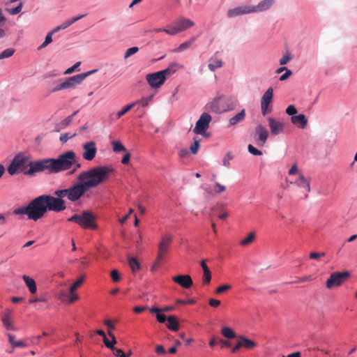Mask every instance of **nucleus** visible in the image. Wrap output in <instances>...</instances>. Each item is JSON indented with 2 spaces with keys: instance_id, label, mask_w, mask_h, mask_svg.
I'll use <instances>...</instances> for the list:
<instances>
[{
  "instance_id": "nucleus-4",
  "label": "nucleus",
  "mask_w": 357,
  "mask_h": 357,
  "mask_svg": "<svg viewBox=\"0 0 357 357\" xmlns=\"http://www.w3.org/2000/svg\"><path fill=\"white\" fill-rule=\"evenodd\" d=\"M97 70H92L86 73H80L78 75L69 77L66 79L65 81L60 82L58 83L52 90L51 92L54 93L63 89H74L77 85L82 82L88 76L91 75L93 73L96 72Z\"/></svg>"
},
{
  "instance_id": "nucleus-3",
  "label": "nucleus",
  "mask_w": 357,
  "mask_h": 357,
  "mask_svg": "<svg viewBox=\"0 0 357 357\" xmlns=\"http://www.w3.org/2000/svg\"><path fill=\"white\" fill-rule=\"evenodd\" d=\"M73 154L63 153L57 158H45L37 161H30L29 169L24 175L33 176L38 172H45L48 174H56L67 170L71 165Z\"/></svg>"
},
{
  "instance_id": "nucleus-37",
  "label": "nucleus",
  "mask_w": 357,
  "mask_h": 357,
  "mask_svg": "<svg viewBox=\"0 0 357 357\" xmlns=\"http://www.w3.org/2000/svg\"><path fill=\"white\" fill-rule=\"evenodd\" d=\"M108 335L109 337H112V339H114V342H111L110 341H109L107 336L103 338V342H104L105 345L108 349H110L112 350L114 347V344L116 343V340L114 335L112 332L108 331Z\"/></svg>"
},
{
  "instance_id": "nucleus-42",
  "label": "nucleus",
  "mask_w": 357,
  "mask_h": 357,
  "mask_svg": "<svg viewBox=\"0 0 357 357\" xmlns=\"http://www.w3.org/2000/svg\"><path fill=\"white\" fill-rule=\"evenodd\" d=\"M15 50L13 48H7L0 54V60L9 58L14 54Z\"/></svg>"
},
{
  "instance_id": "nucleus-41",
  "label": "nucleus",
  "mask_w": 357,
  "mask_h": 357,
  "mask_svg": "<svg viewBox=\"0 0 357 357\" xmlns=\"http://www.w3.org/2000/svg\"><path fill=\"white\" fill-rule=\"evenodd\" d=\"M255 237V234L254 232H251L249 234V235L245 238L244 239L241 240L240 242V245L242 246H245L250 243L253 241L254 238Z\"/></svg>"
},
{
  "instance_id": "nucleus-55",
  "label": "nucleus",
  "mask_w": 357,
  "mask_h": 357,
  "mask_svg": "<svg viewBox=\"0 0 357 357\" xmlns=\"http://www.w3.org/2000/svg\"><path fill=\"white\" fill-rule=\"evenodd\" d=\"M225 103L227 104V108L223 109L222 111H229L234 109L235 107V104L234 103L231 98L227 99L225 100Z\"/></svg>"
},
{
  "instance_id": "nucleus-28",
  "label": "nucleus",
  "mask_w": 357,
  "mask_h": 357,
  "mask_svg": "<svg viewBox=\"0 0 357 357\" xmlns=\"http://www.w3.org/2000/svg\"><path fill=\"white\" fill-rule=\"evenodd\" d=\"M222 61L216 57H211L209 60L208 69L211 71H215L218 68H220L222 66Z\"/></svg>"
},
{
  "instance_id": "nucleus-18",
  "label": "nucleus",
  "mask_w": 357,
  "mask_h": 357,
  "mask_svg": "<svg viewBox=\"0 0 357 357\" xmlns=\"http://www.w3.org/2000/svg\"><path fill=\"white\" fill-rule=\"evenodd\" d=\"M12 312L10 310H7L1 317V321L4 328L7 331H16L17 328L13 324V321L11 319L10 314Z\"/></svg>"
},
{
  "instance_id": "nucleus-26",
  "label": "nucleus",
  "mask_w": 357,
  "mask_h": 357,
  "mask_svg": "<svg viewBox=\"0 0 357 357\" xmlns=\"http://www.w3.org/2000/svg\"><path fill=\"white\" fill-rule=\"evenodd\" d=\"M221 96L214 98L213 100L208 104V109L215 113H220L222 110L219 107V104L221 101Z\"/></svg>"
},
{
  "instance_id": "nucleus-30",
  "label": "nucleus",
  "mask_w": 357,
  "mask_h": 357,
  "mask_svg": "<svg viewBox=\"0 0 357 357\" xmlns=\"http://www.w3.org/2000/svg\"><path fill=\"white\" fill-rule=\"evenodd\" d=\"M245 116V109H242L240 112H238L237 114L234 116L233 117L229 119V124L231 126H234L238 123L239 122L242 121Z\"/></svg>"
},
{
  "instance_id": "nucleus-63",
  "label": "nucleus",
  "mask_w": 357,
  "mask_h": 357,
  "mask_svg": "<svg viewBox=\"0 0 357 357\" xmlns=\"http://www.w3.org/2000/svg\"><path fill=\"white\" fill-rule=\"evenodd\" d=\"M155 352L159 355H164L166 354V350L162 345H158L155 348Z\"/></svg>"
},
{
  "instance_id": "nucleus-33",
  "label": "nucleus",
  "mask_w": 357,
  "mask_h": 357,
  "mask_svg": "<svg viewBox=\"0 0 357 357\" xmlns=\"http://www.w3.org/2000/svg\"><path fill=\"white\" fill-rule=\"evenodd\" d=\"M221 333L222 335L227 339H234L236 337V333L229 327L222 328Z\"/></svg>"
},
{
  "instance_id": "nucleus-14",
  "label": "nucleus",
  "mask_w": 357,
  "mask_h": 357,
  "mask_svg": "<svg viewBox=\"0 0 357 357\" xmlns=\"http://www.w3.org/2000/svg\"><path fill=\"white\" fill-rule=\"evenodd\" d=\"M273 89L272 87H269L263 94L261 100V109L263 115L266 114L268 105L273 100Z\"/></svg>"
},
{
  "instance_id": "nucleus-35",
  "label": "nucleus",
  "mask_w": 357,
  "mask_h": 357,
  "mask_svg": "<svg viewBox=\"0 0 357 357\" xmlns=\"http://www.w3.org/2000/svg\"><path fill=\"white\" fill-rule=\"evenodd\" d=\"M128 264L133 273H135L136 271L140 269V264L135 257H129Z\"/></svg>"
},
{
  "instance_id": "nucleus-59",
  "label": "nucleus",
  "mask_w": 357,
  "mask_h": 357,
  "mask_svg": "<svg viewBox=\"0 0 357 357\" xmlns=\"http://www.w3.org/2000/svg\"><path fill=\"white\" fill-rule=\"evenodd\" d=\"M226 188L225 185H221L219 183H215L214 190L216 193H221L225 190Z\"/></svg>"
},
{
  "instance_id": "nucleus-52",
  "label": "nucleus",
  "mask_w": 357,
  "mask_h": 357,
  "mask_svg": "<svg viewBox=\"0 0 357 357\" xmlns=\"http://www.w3.org/2000/svg\"><path fill=\"white\" fill-rule=\"evenodd\" d=\"M75 135H76L75 133L70 134V133L66 132V133L62 134L60 137V141L62 143H66L68 139H70V138L73 137Z\"/></svg>"
},
{
  "instance_id": "nucleus-47",
  "label": "nucleus",
  "mask_w": 357,
  "mask_h": 357,
  "mask_svg": "<svg viewBox=\"0 0 357 357\" xmlns=\"http://www.w3.org/2000/svg\"><path fill=\"white\" fill-rule=\"evenodd\" d=\"M139 51V48L137 47H132L128 48L124 54V59H128L131 56L134 54L137 53Z\"/></svg>"
},
{
  "instance_id": "nucleus-45",
  "label": "nucleus",
  "mask_w": 357,
  "mask_h": 357,
  "mask_svg": "<svg viewBox=\"0 0 357 357\" xmlns=\"http://www.w3.org/2000/svg\"><path fill=\"white\" fill-rule=\"evenodd\" d=\"M84 282V278L81 277L78 278L70 287V292H75V290L80 286Z\"/></svg>"
},
{
  "instance_id": "nucleus-36",
  "label": "nucleus",
  "mask_w": 357,
  "mask_h": 357,
  "mask_svg": "<svg viewBox=\"0 0 357 357\" xmlns=\"http://www.w3.org/2000/svg\"><path fill=\"white\" fill-rule=\"evenodd\" d=\"M78 110L74 112L71 115L67 116L66 119H64L60 123H59V127L60 128H64L67 126H68L72 120H73V118L74 116H75L77 113H78Z\"/></svg>"
},
{
  "instance_id": "nucleus-23",
  "label": "nucleus",
  "mask_w": 357,
  "mask_h": 357,
  "mask_svg": "<svg viewBox=\"0 0 357 357\" xmlns=\"http://www.w3.org/2000/svg\"><path fill=\"white\" fill-rule=\"evenodd\" d=\"M22 279L26 284V286L28 287L29 291L31 294H35L37 291V287L35 280L30 278L28 275H24L22 276Z\"/></svg>"
},
{
  "instance_id": "nucleus-27",
  "label": "nucleus",
  "mask_w": 357,
  "mask_h": 357,
  "mask_svg": "<svg viewBox=\"0 0 357 357\" xmlns=\"http://www.w3.org/2000/svg\"><path fill=\"white\" fill-rule=\"evenodd\" d=\"M168 324L167 327L172 331H177L179 328L178 321L175 316L170 315L167 317Z\"/></svg>"
},
{
  "instance_id": "nucleus-49",
  "label": "nucleus",
  "mask_w": 357,
  "mask_h": 357,
  "mask_svg": "<svg viewBox=\"0 0 357 357\" xmlns=\"http://www.w3.org/2000/svg\"><path fill=\"white\" fill-rule=\"evenodd\" d=\"M233 159V155H231V153L230 152H228L224 157L223 160H222V165L225 166V167H229L230 165V160Z\"/></svg>"
},
{
  "instance_id": "nucleus-1",
  "label": "nucleus",
  "mask_w": 357,
  "mask_h": 357,
  "mask_svg": "<svg viewBox=\"0 0 357 357\" xmlns=\"http://www.w3.org/2000/svg\"><path fill=\"white\" fill-rule=\"evenodd\" d=\"M112 171V166L102 165L82 172L77 176L78 182L68 188V199L72 202H77L89 189L97 187L107 180Z\"/></svg>"
},
{
  "instance_id": "nucleus-8",
  "label": "nucleus",
  "mask_w": 357,
  "mask_h": 357,
  "mask_svg": "<svg viewBox=\"0 0 357 357\" xmlns=\"http://www.w3.org/2000/svg\"><path fill=\"white\" fill-rule=\"evenodd\" d=\"M349 276L348 271L333 273L326 281V287L331 289L340 286Z\"/></svg>"
},
{
  "instance_id": "nucleus-32",
  "label": "nucleus",
  "mask_w": 357,
  "mask_h": 357,
  "mask_svg": "<svg viewBox=\"0 0 357 357\" xmlns=\"http://www.w3.org/2000/svg\"><path fill=\"white\" fill-rule=\"evenodd\" d=\"M153 98V95H149L146 97H142V98L133 102V103H135V105H139L142 107H146L149 105Z\"/></svg>"
},
{
  "instance_id": "nucleus-57",
  "label": "nucleus",
  "mask_w": 357,
  "mask_h": 357,
  "mask_svg": "<svg viewBox=\"0 0 357 357\" xmlns=\"http://www.w3.org/2000/svg\"><path fill=\"white\" fill-rule=\"evenodd\" d=\"M231 288V285L229 284H223V285H221L220 287H218L216 290H215V293L216 294H221L227 290H229Z\"/></svg>"
},
{
  "instance_id": "nucleus-20",
  "label": "nucleus",
  "mask_w": 357,
  "mask_h": 357,
  "mask_svg": "<svg viewBox=\"0 0 357 357\" xmlns=\"http://www.w3.org/2000/svg\"><path fill=\"white\" fill-rule=\"evenodd\" d=\"M291 122L301 129H304L307 124V119L303 114H299L291 117Z\"/></svg>"
},
{
  "instance_id": "nucleus-40",
  "label": "nucleus",
  "mask_w": 357,
  "mask_h": 357,
  "mask_svg": "<svg viewBox=\"0 0 357 357\" xmlns=\"http://www.w3.org/2000/svg\"><path fill=\"white\" fill-rule=\"evenodd\" d=\"M68 188L55 190L54 195L56 197L55 198H59L61 201H64L63 197H66L68 198Z\"/></svg>"
},
{
  "instance_id": "nucleus-64",
  "label": "nucleus",
  "mask_w": 357,
  "mask_h": 357,
  "mask_svg": "<svg viewBox=\"0 0 357 357\" xmlns=\"http://www.w3.org/2000/svg\"><path fill=\"white\" fill-rule=\"evenodd\" d=\"M324 252H311L310 254V258L312 259H316L320 257L321 256H324Z\"/></svg>"
},
{
  "instance_id": "nucleus-54",
  "label": "nucleus",
  "mask_w": 357,
  "mask_h": 357,
  "mask_svg": "<svg viewBox=\"0 0 357 357\" xmlns=\"http://www.w3.org/2000/svg\"><path fill=\"white\" fill-rule=\"evenodd\" d=\"M112 350L114 356H116V357H128V355H126V354L123 353L121 349H118L115 347Z\"/></svg>"
},
{
  "instance_id": "nucleus-11",
  "label": "nucleus",
  "mask_w": 357,
  "mask_h": 357,
  "mask_svg": "<svg viewBox=\"0 0 357 357\" xmlns=\"http://www.w3.org/2000/svg\"><path fill=\"white\" fill-rule=\"evenodd\" d=\"M82 157L84 160L91 161L97 153V148L95 142L90 141L83 144Z\"/></svg>"
},
{
  "instance_id": "nucleus-17",
  "label": "nucleus",
  "mask_w": 357,
  "mask_h": 357,
  "mask_svg": "<svg viewBox=\"0 0 357 357\" xmlns=\"http://www.w3.org/2000/svg\"><path fill=\"white\" fill-rule=\"evenodd\" d=\"M275 3V0H262L258 3L256 6H252V12L261 13L270 9L272 6Z\"/></svg>"
},
{
  "instance_id": "nucleus-58",
  "label": "nucleus",
  "mask_w": 357,
  "mask_h": 357,
  "mask_svg": "<svg viewBox=\"0 0 357 357\" xmlns=\"http://www.w3.org/2000/svg\"><path fill=\"white\" fill-rule=\"evenodd\" d=\"M80 218H81V214H74L73 215H72L71 217H70L68 219V221L75 222L79 225V222L81 220Z\"/></svg>"
},
{
  "instance_id": "nucleus-2",
  "label": "nucleus",
  "mask_w": 357,
  "mask_h": 357,
  "mask_svg": "<svg viewBox=\"0 0 357 357\" xmlns=\"http://www.w3.org/2000/svg\"><path fill=\"white\" fill-rule=\"evenodd\" d=\"M66 208L65 201L50 195H42L33 199L26 206L13 210L15 215H26L29 220L37 221L47 211L61 212Z\"/></svg>"
},
{
  "instance_id": "nucleus-19",
  "label": "nucleus",
  "mask_w": 357,
  "mask_h": 357,
  "mask_svg": "<svg viewBox=\"0 0 357 357\" xmlns=\"http://www.w3.org/2000/svg\"><path fill=\"white\" fill-rule=\"evenodd\" d=\"M174 22V24H176V26L178 27L180 32L184 31L187 29L193 26L195 24L193 21L183 17L178 18Z\"/></svg>"
},
{
  "instance_id": "nucleus-43",
  "label": "nucleus",
  "mask_w": 357,
  "mask_h": 357,
  "mask_svg": "<svg viewBox=\"0 0 357 357\" xmlns=\"http://www.w3.org/2000/svg\"><path fill=\"white\" fill-rule=\"evenodd\" d=\"M199 139H197L196 138L194 139V143L192 144L190 147V151L192 154H196L197 153L199 148Z\"/></svg>"
},
{
  "instance_id": "nucleus-29",
  "label": "nucleus",
  "mask_w": 357,
  "mask_h": 357,
  "mask_svg": "<svg viewBox=\"0 0 357 357\" xmlns=\"http://www.w3.org/2000/svg\"><path fill=\"white\" fill-rule=\"evenodd\" d=\"M197 36H192L188 40L185 41L180 44V45L175 50V52H181L186 50L187 48L190 47L196 40Z\"/></svg>"
},
{
  "instance_id": "nucleus-16",
  "label": "nucleus",
  "mask_w": 357,
  "mask_h": 357,
  "mask_svg": "<svg viewBox=\"0 0 357 357\" xmlns=\"http://www.w3.org/2000/svg\"><path fill=\"white\" fill-rule=\"evenodd\" d=\"M172 280L174 282L185 289L190 288L193 284L192 280L189 275L180 274L173 277Z\"/></svg>"
},
{
  "instance_id": "nucleus-31",
  "label": "nucleus",
  "mask_w": 357,
  "mask_h": 357,
  "mask_svg": "<svg viewBox=\"0 0 357 357\" xmlns=\"http://www.w3.org/2000/svg\"><path fill=\"white\" fill-rule=\"evenodd\" d=\"M66 153H71V154H73V157L71 160H70V161L71 162V165L67 169H70L73 166L74 167V169L73 170L70 172V174H73V172H75L77 169H79L81 167V164L79 161L77 160V156H76V154L73 151H66Z\"/></svg>"
},
{
  "instance_id": "nucleus-9",
  "label": "nucleus",
  "mask_w": 357,
  "mask_h": 357,
  "mask_svg": "<svg viewBox=\"0 0 357 357\" xmlns=\"http://www.w3.org/2000/svg\"><path fill=\"white\" fill-rule=\"evenodd\" d=\"M79 226L84 229H93L97 228V225L95 222V215L90 211H84L81 213Z\"/></svg>"
},
{
  "instance_id": "nucleus-22",
  "label": "nucleus",
  "mask_w": 357,
  "mask_h": 357,
  "mask_svg": "<svg viewBox=\"0 0 357 357\" xmlns=\"http://www.w3.org/2000/svg\"><path fill=\"white\" fill-rule=\"evenodd\" d=\"M201 266L204 272L203 282L204 284H208L210 283L211 280V272L206 264V260H202L201 261Z\"/></svg>"
},
{
  "instance_id": "nucleus-6",
  "label": "nucleus",
  "mask_w": 357,
  "mask_h": 357,
  "mask_svg": "<svg viewBox=\"0 0 357 357\" xmlns=\"http://www.w3.org/2000/svg\"><path fill=\"white\" fill-rule=\"evenodd\" d=\"M211 119V116L208 113H202L196 122L195 126L193 129V132L204 137H209L210 135L206 132V130L209 128Z\"/></svg>"
},
{
  "instance_id": "nucleus-53",
  "label": "nucleus",
  "mask_w": 357,
  "mask_h": 357,
  "mask_svg": "<svg viewBox=\"0 0 357 357\" xmlns=\"http://www.w3.org/2000/svg\"><path fill=\"white\" fill-rule=\"evenodd\" d=\"M81 65V62L80 61H78L77 63H75L73 66L68 68V69L66 70V71L64 72V74L65 75H68V74H71L73 73L74 71H75L77 70V68Z\"/></svg>"
},
{
  "instance_id": "nucleus-38",
  "label": "nucleus",
  "mask_w": 357,
  "mask_h": 357,
  "mask_svg": "<svg viewBox=\"0 0 357 357\" xmlns=\"http://www.w3.org/2000/svg\"><path fill=\"white\" fill-rule=\"evenodd\" d=\"M135 106V103H133V102H132L129 105H127L121 110H120L119 112H117L116 118L117 119L121 118L123 115L126 114L128 111H130L131 109H132Z\"/></svg>"
},
{
  "instance_id": "nucleus-15",
  "label": "nucleus",
  "mask_w": 357,
  "mask_h": 357,
  "mask_svg": "<svg viewBox=\"0 0 357 357\" xmlns=\"http://www.w3.org/2000/svg\"><path fill=\"white\" fill-rule=\"evenodd\" d=\"M271 132L273 135H278L284 130V123L273 117L268 118Z\"/></svg>"
},
{
  "instance_id": "nucleus-61",
  "label": "nucleus",
  "mask_w": 357,
  "mask_h": 357,
  "mask_svg": "<svg viewBox=\"0 0 357 357\" xmlns=\"http://www.w3.org/2000/svg\"><path fill=\"white\" fill-rule=\"evenodd\" d=\"M156 319L158 322L162 324L167 321V317L160 312L159 314H156Z\"/></svg>"
},
{
  "instance_id": "nucleus-48",
  "label": "nucleus",
  "mask_w": 357,
  "mask_h": 357,
  "mask_svg": "<svg viewBox=\"0 0 357 357\" xmlns=\"http://www.w3.org/2000/svg\"><path fill=\"white\" fill-rule=\"evenodd\" d=\"M47 297L46 295H40L38 297L30 299L29 301V303H42V302H47Z\"/></svg>"
},
{
  "instance_id": "nucleus-46",
  "label": "nucleus",
  "mask_w": 357,
  "mask_h": 357,
  "mask_svg": "<svg viewBox=\"0 0 357 357\" xmlns=\"http://www.w3.org/2000/svg\"><path fill=\"white\" fill-rule=\"evenodd\" d=\"M248 152L253 155L259 156V155H262V152L261 151L258 150L257 148H255L252 144L248 145Z\"/></svg>"
},
{
  "instance_id": "nucleus-21",
  "label": "nucleus",
  "mask_w": 357,
  "mask_h": 357,
  "mask_svg": "<svg viewBox=\"0 0 357 357\" xmlns=\"http://www.w3.org/2000/svg\"><path fill=\"white\" fill-rule=\"evenodd\" d=\"M179 64L177 62H173L169 66L164 70H160L161 75L164 77H165V80L167 79V77L170 76L171 75L174 74L177 71L178 69Z\"/></svg>"
},
{
  "instance_id": "nucleus-10",
  "label": "nucleus",
  "mask_w": 357,
  "mask_h": 357,
  "mask_svg": "<svg viewBox=\"0 0 357 357\" xmlns=\"http://www.w3.org/2000/svg\"><path fill=\"white\" fill-rule=\"evenodd\" d=\"M250 13H253L252 6L241 5L234 8L229 9L227 12V16L229 18H233Z\"/></svg>"
},
{
  "instance_id": "nucleus-62",
  "label": "nucleus",
  "mask_w": 357,
  "mask_h": 357,
  "mask_svg": "<svg viewBox=\"0 0 357 357\" xmlns=\"http://www.w3.org/2000/svg\"><path fill=\"white\" fill-rule=\"evenodd\" d=\"M208 304L213 307H217L220 305V301L215 298H210L208 301Z\"/></svg>"
},
{
  "instance_id": "nucleus-5",
  "label": "nucleus",
  "mask_w": 357,
  "mask_h": 357,
  "mask_svg": "<svg viewBox=\"0 0 357 357\" xmlns=\"http://www.w3.org/2000/svg\"><path fill=\"white\" fill-rule=\"evenodd\" d=\"M29 158L22 153L17 154L11 161L10 164L7 168L8 173L13 176L17 173H23L27 172L29 167Z\"/></svg>"
},
{
  "instance_id": "nucleus-50",
  "label": "nucleus",
  "mask_w": 357,
  "mask_h": 357,
  "mask_svg": "<svg viewBox=\"0 0 357 357\" xmlns=\"http://www.w3.org/2000/svg\"><path fill=\"white\" fill-rule=\"evenodd\" d=\"M291 59H292V56L290 55V54L287 53L286 54L283 55V56L280 59V61H279L280 65H281V66L285 65Z\"/></svg>"
},
{
  "instance_id": "nucleus-39",
  "label": "nucleus",
  "mask_w": 357,
  "mask_h": 357,
  "mask_svg": "<svg viewBox=\"0 0 357 357\" xmlns=\"http://www.w3.org/2000/svg\"><path fill=\"white\" fill-rule=\"evenodd\" d=\"M112 144L114 152L119 153L126 151V147L119 141H113Z\"/></svg>"
},
{
  "instance_id": "nucleus-60",
  "label": "nucleus",
  "mask_w": 357,
  "mask_h": 357,
  "mask_svg": "<svg viewBox=\"0 0 357 357\" xmlns=\"http://www.w3.org/2000/svg\"><path fill=\"white\" fill-rule=\"evenodd\" d=\"M292 74V71L289 69H286L285 72L284 74H282L280 77V81H284L286 80L290 75H291Z\"/></svg>"
},
{
  "instance_id": "nucleus-44",
  "label": "nucleus",
  "mask_w": 357,
  "mask_h": 357,
  "mask_svg": "<svg viewBox=\"0 0 357 357\" xmlns=\"http://www.w3.org/2000/svg\"><path fill=\"white\" fill-rule=\"evenodd\" d=\"M22 7L23 3L20 2V3L16 7L9 9L8 13L12 15H17L22 11Z\"/></svg>"
},
{
  "instance_id": "nucleus-7",
  "label": "nucleus",
  "mask_w": 357,
  "mask_h": 357,
  "mask_svg": "<svg viewBox=\"0 0 357 357\" xmlns=\"http://www.w3.org/2000/svg\"><path fill=\"white\" fill-rule=\"evenodd\" d=\"M173 240V236L169 234H165L162 236L158 245V260H164L166 255L168 253L170 245Z\"/></svg>"
},
{
  "instance_id": "nucleus-13",
  "label": "nucleus",
  "mask_w": 357,
  "mask_h": 357,
  "mask_svg": "<svg viewBox=\"0 0 357 357\" xmlns=\"http://www.w3.org/2000/svg\"><path fill=\"white\" fill-rule=\"evenodd\" d=\"M268 137V130L262 126L258 125L255 128V139L257 144L263 146Z\"/></svg>"
},
{
  "instance_id": "nucleus-24",
  "label": "nucleus",
  "mask_w": 357,
  "mask_h": 357,
  "mask_svg": "<svg viewBox=\"0 0 357 357\" xmlns=\"http://www.w3.org/2000/svg\"><path fill=\"white\" fill-rule=\"evenodd\" d=\"M295 183L298 187L305 188L307 192L310 191V181L303 174H299L298 178L295 181Z\"/></svg>"
},
{
  "instance_id": "nucleus-25",
  "label": "nucleus",
  "mask_w": 357,
  "mask_h": 357,
  "mask_svg": "<svg viewBox=\"0 0 357 357\" xmlns=\"http://www.w3.org/2000/svg\"><path fill=\"white\" fill-rule=\"evenodd\" d=\"M238 338L241 341L242 347H244L247 349L255 348L257 346V344L253 340L246 337L244 335H239Z\"/></svg>"
},
{
  "instance_id": "nucleus-51",
  "label": "nucleus",
  "mask_w": 357,
  "mask_h": 357,
  "mask_svg": "<svg viewBox=\"0 0 357 357\" xmlns=\"http://www.w3.org/2000/svg\"><path fill=\"white\" fill-rule=\"evenodd\" d=\"M286 113L291 117L297 113V109L294 105H290L287 107Z\"/></svg>"
},
{
  "instance_id": "nucleus-12",
  "label": "nucleus",
  "mask_w": 357,
  "mask_h": 357,
  "mask_svg": "<svg viewBox=\"0 0 357 357\" xmlns=\"http://www.w3.org/2000/svg\"><path fill=\"white\" fill-rule=\"evenodd\" d=\"M146 79L149 86L154 89L159 88L165 82V77H162L159 71L148 74Z\"/></svg>"
},
{
  "instance_id": "nucleus-56",
  "label": "nucleus",
  "mask_w": 357,
  "mask_h": 357,
  "mask_svg": "<svg viewBox=\"0 0 357 357\" xmlns=\"http://www.w3.org/2000/svg\"><path fill=\"white\" fill-rule=\"evenodd\" d=\"M111 277L114 282H119L121 279L120 274L119 271L116 269L112 271Z\"/></svg>"
},
{
  "instance_id": "nucleus-34",
  "label": "nucleus",
  "mask_w": 357,
  "mask_h": 357,
  "mask_svg": "<svg viewBox=\"0 0 357 357\" xmlns=\"http://www.w3.org/2000/svg\"><path fill=\"white\" fill-rule=\"evenodd\" d=\"M164 32L170 35V36H174L177 34L178 33H180V31L178 29V27L176 26V24H174V22L172 24H169L166 27L164 28Z\"/></svg>"
}]
</instances>
